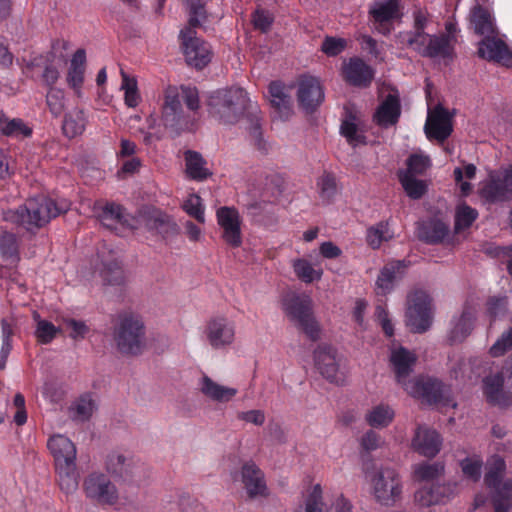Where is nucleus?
I'll return each instance as SVG.
<instances>
[{
  "label": "nucleus",
  "mask_w": 512,
  "mask_h": 512,
  "mask_svg": "<svg viewBox=\"0 0 512 512\" xmlns=\"http://www.w3.org/2000/svg\"><path fill=\"white\" fill-rule=\"evenodd\" d=\"M210 113L223 124H235L245 114L249 122L248 130L252 143L259 150H266L263 141L259 108L252 104L242 88L220 90L210 97Z\"/></svg>",
  "instance_id": "1"
},
{
  "label": "nucleus",
  "mask_w": 512,
  "mask_h": 512,
  "mask_svg": "<svg viewBox=\"0 0 512 512\" xmlns=\"http://www.w3.org/2000/svg\"><path fill=\"white\" fill-rule=\"evenodd\" d=\"M68 210V204L57 205L45 196L30 198L26 203L6 214V219L22 226L25 230L34 232L45 226L52 218Z\"/></svg>",
  "instance_id": "2"
},
{
  "label": "nucleus",
  "mask_w": 512,
  "mask_h": 512,
  "mask_svg": "<svg viewBox=\"0 0 512 512\" xmlns=\"http://www.w3.org/2000/svg\"><path fill=\"white\" fill-rule=\"evenodd\" d=\"M145 326L138 315L121 312L113 319L112 337L117 351L136 356L145 346Z\"/></svg>",
  "instance_id": "3"
},
{
  "label": "nucleus",
  "mask_w": 512,
  "mask_h": 512,
  "mask_svg": "<svg viewBox=\"0 0 512 512\" xmlns=\"http://www.w3.org/2000/svg\"><path fill=\"white\" fill-rule=\"evenodd\" d=\"M182 101L185 102L190 111H197L200 107L197 88L186 85L179 87L168 86L166 88L162 107V119L166 127H179V129H182L187 125V118L184 114Z\"/></svg>",
  "instance_id": "4"
},
{
  "label": "nucleus",
  "mask_w": 512,
  "mask_h": 512,
  "mask_svg": "<svg viewBox=\"0 0 512 512\" xmlns=\"http://www.w3.org/2000/svg\"><path fill=\"white\" fill-rule=\"evenodd\" d=\"M283 310L294 326L311 341L320 338L321 328L313 313V302L307 294L287 293L282 300Z\"/></svg>",
  "instance_id": "5"
},
{
  "label": "nucleus",
  "mask_w": 512,
  "mask_h": 512,
  "mask_svg": "<svg viewBox=\"0 0 512 512\" xmlns=\"http://www.w3.org/2000/svg\"><path fill=\"white\" fill-rule=\"evenodd\" d=\"M372 494L375 500L384 506L395 505L402 496V480L392 467L381 466L371 478Z\"/></svg>",
  "instance_id": "6"
},
{
  "label": "nucleus",
  "mask_w": 512,
  "mask_h": 512,
  "mask_svg": "<svg viewBox=\"0 0 512 512\" xmlns=\"http://www.w3.org/2000/svg\"><path fill=\"white\" fill-rule=\"evenodd\" d=\"M506 469L505 461L495 456L488 464L484 481L489 488L495 489L493 506L495 512H509L512 508V480L501 483Z\"/></svg>",
  "instance_id": "7"
},
{
  "label": "nucleus",
  "mask_w": 512,
  "mask_h": 512,
  "mask_svg": "<svg viewBox=\"0 0 512 512\" xmlns=\"http://www.w3.org/2000/svg\"><path fill=\"white\" fill-rule=\"evenodd\" d=\"M405 390L411 396L420 398L428 404L452 408L457 406V403L452 397L450 387L437 380H409L408 383L405 384Z\"/></svg>",
  "instance_id": "8"
},
{
  "label": "nucleus",
  "mask_w": 512,
  "mask_h": 512,
  "mask_svg": "<svg viewBox=\"0 0 512 512\" xmlns=\"http://www.w3.org/2000/svg\"><path fill=\"white\" fill-rule=\"evenodd\" d=\"M106 469L114 477L125 482L141 484L148 477L147 468L139 460L118 452L107 456Z\"/></svg>",
  "instance_id": "9"
},
{
  "label": "nucleus",
  "mask_w": 512,
  "mask_h": 512,
  "mask_svg": "<svg viewBox=\"0 0 512 512\" xmlns=\"http://www.w3.org/2000/svg\"><path fill=\"white\" fill-rule=\"evenodd\" d=\"M406 322L416 333H423L431 326V298L425 291L417 290L408 297Z\"/></svg>",
  "instance_id": "10"
},
{
  "label": "nucleus",
  "mask_w": 512,
  "mask_h": 512,
  "mask_svg": "<svg viewBox=\"0 0 512 512\" xmlns=\"http://www.w3.org/2000/svg\"><path fill=\"white\" fill-rule=\"evenodd\" d=\"M181 45L186 63L198 70L207 66L212 58L210 45L197 37L196 32L190 30L180 31Z\"/></svg>",
  "instance_id": "11"
},
{
  "label": "nucleus",
  "mask_w": 512,
  "mask_h": 512,
  "mask_svg": "<svg viewBox=\"0 0 512 512\" xmlns=\"http://www.w3.org/2000/svg\"><path fill=\"white\" fill-rule=\"evenodd\" d=\"M83 488L88 498L101 505H114L119 499L116 486L100 472L89 474L84 480Z\"/></svg>",
  "instance_id": "12"
},
{
  "label": "nucleus",
  "mask_w": 512,
  "mask_h": 512,
  "mask_svg": "<svg viewBox=\"0 0 512 512\" xmlns=\"http://www.w3.org/2000/svg\"><path fill=\"white\" fill-rule=\"evenodd\" d=\"M400 0H374L368 15L377 32L389 35L393 29L392 21L400 16Z\"/></svg>",
  "instance_id": "13"
},
{
  "label": "nucleus",
  "mask_w": 512,
  "mask_h": 512,
  "mask_svg": "<svg viewBox=\"0 0 512 512\" xmlns=\"http://www.w3.org/2000/svg\"><path fill=\"white\" fill-rule=\"evenodd\" d=\"M481 195L489 202H502L512 198V165L493 171L488 183L482 188Z\"/></svg>",
  "instance_id": "14"
},
{
  "label": "nucleus",
  "mask_w": 512,
  "mask_h": 512,
  "mask_svg": "<svg viewBox=\"0 0 512 512\" xmlns=\"http://www.w3.org/2000/svg\"><path fill=\"white\" fill-rule=\"evenodd\" d=\"M204 334L213 349H224L234 342L235 324L225 316H215L206 323Z\"/></svg>",
  "instance_id": "15"
},
{
  "label": "nucleus",
  "mask_w": 512,
  "mask_h": 512,
  "mask_svg": "<svg viewBox=\"0 0 512 512\" xmlns=\"http://www.w3.org/2000/svg\"><path fill=\"white\" fill-rule=\"evenodd\" d=\"M142 220L149 232L161 236L165 242L172 241L180 233V228L172 217L158 209H146L142 213Z\"/></svg>",
  "instance_id": "16"
},
{
  "label": "nucleus",
  "mask_w": 512,
  "mask_h": 512,
  "mask_svg": "<svg viewBox=\"0 0 512 512\" xmlns=\"http://www.w3.org/2000/svg\"><path fill=\"white\" fill-rule=\"evenodd\" d=\"M297 100L301 109L310 114L324 101V91L318 78L302 76L298 82Z\"/></svg>",
  "instance_id": "17"
},
{
  "label": "nucleus",
  "mask_w": 512,
  "mask_h": 512,
  "mask_svg": "<svg viewBox=\"0 0 512 512\" xmlns=\"http://www.w3.org/2000/svg\"><path fill=\"white\" fill-rule=\"evenodd\" d=\"M218 224L223 229L222 238L231 247L242 244L241 218L234 207H221L217 210Z\"/></svg>",
  "instance_id": "18"
},
{
  "label": "nucleus",
  "mask_w": 512,
  "mask_h": 512,
  "mask_svg": "<svg viewBox=\"0 0 512 512\" xmlns=\"http://www.w3.org/2000/svg\"><path fill=\"white\" fill-rule=\"evenodd\" d=\"M478 56L482 59L497 63L507 64L512 61V53L506 43L498 37V34H492L484 37L478 43Z\"/></svg>",
  "instance_id": "19"
},
{
  "label": "nucleus",
  "mask_w": 512,
  "mask_h": 512,
  "mask_svg": "<svg viewBox=\"0 0 512 512\" xmlns=\"http://www.w3.org/2000/svg\"><path fill=\"white\" fill-rule=\"evenodd\" d=\"M442 438L440 434L427 426H418L412 439V447L420 455L433 458L441 450Z\"/></svg>",
  "instance_id": "20"
},
{
  "label": "nucleus",
  "mask_w": 512,
  "mask_h": 512,
  "mask_svg": "<svg viewBox=\"0 0 512 512\" xmlns=\"http://www.w3.org/2000/svg\"><path fill=\"white\" fill-rule=\"evenodd\" d=\"M451 116L442 106H437L432 113L428 115L425 124V133L429 139H436L444 142L452 133Z\"/></svg>",
  "instance_id": "21"
},
{
  "label": "nucleus",
  "mask_w": 512,
  "mask_h": 512,
  "mask_svg": "<svg viewBox=\"0 0 512 512\" xmlns=\"http://www.w3.org/2000/svg\"><path fill=\"white\" fill-rule=\"evenodd\" d=\"M315 365L320 374L332 383L342 381V374L339 372V364L336 358V351L327 345L319 346L314 351Z\"/></svg>",
  "instance_id": "22"
},
{
  "label": "nucleus",
  "mask_w": 512,
  "mask_h": 512,
  "mask_svg": "<svg viewBox=\"0 0 512 512\" xmlns=\"http://www.w3.org/2000/svg\"><path fill=\"white\" fill-rule=\"evenodd\" d=\"M241 480L249 498L267 496V486L263 472L254 462H246L241 468Z\"/></svg>",
  "instance_id": "23"
},
{
  "label": "nucleus",
  "mask_w": 512,
  "mask_h": 512,
  "mask_svg": "<svg viewBox=\"0 0 512 512\" xmlns=\"http://www.w3.org/2000/svg\"><path fill=\"white\" fill-rule=\"evenodd\" d=\"M344 80L355 87H368L373 78L374 70L361 58H351L343 67Z\"/></svg>",
  "instance_id": "24"
},
{
  "label": "nucleus",
  "mask_w": 512,
  "mask_h": 512,
  "mask_svg": "<svg viewBox=\"0 0 512 512\" xmlns=\"http://www.w3.org/2000/svg\"><path fill=\"white\" fill-rule=\"evenodd\" d=\"M504 378L497 373L488 375L483 379V389L487 401L492 405L508 407L512 405V393L503 389Z\"/></svg>",
  "instance_id": "25"
},
{
  "label": "nucleus",
  "mask_w": 512,
  "mask_h": 512,
  "mask_svg": "<svg viewBox=\"0 0 512 512\" xmlns=\"http://www.w3.org/2000/svg\"><path fill=\"white\" fill-rule=\"evenodd\" d=\"M475 311L470 306H464L458 316L451 320V328L448 332V340L451 344L463 342L474 328Z\"/></svg>",
  "instance_id": "26"
},
{
  "label": "nucleus",
  "mask_w": 512,
  "mask_h": 512,
  "mask_svg": "<svg viewBox=\"0 0 512 512\" xmlns=\"http://www.w3.org/2000/svg\"><path fill=\"white\" fill-rule=\"evenodd\" d=\"M47 446L54 457L56 467L76 464V447L66 436L58 434L50 437Z\"/></svg>",
  "instance_id": "27"
},
{
  "label": "nucleus",
  "mask_w": 512,
  "mask_h": 512,
  "mask_svg": "<svg viewBox=\"0 0 512 512\" xmlns=\"http://www.w3.org/2000/svg\"><path fill=\"white\" fill-rule=\"evenodd\" d=\"M197 386L204 397L218 403L229 402L238 393V389L221 385L206 374L199 379Z\"/></svg>",
  "instance_id": "28"
},
{
  "label": "nucleus",
  "mask_w": 512,
  "mask_h": 512,
  "mask_svg": "<svg viewBox=\"0 0 512 512\" xmlns=\"http://www.w3.org/2000/svg\"><path fill=\"white\" fill-rule=\"evenodd\" d=\"M419 240L426 244L442 243L449 233V226L439 219H429L419 222L416 229Z\"/></svg>",
  "instance_id": "29"
},
{
  "label": "nucleus",
  "mask_w": 512,
  "mask_h": 512,
  "mask_svg": "<svg viewBox=\"0 0 512 512\" xmlns=\"http://www.w3.org/2000/svg\"><path fill=\"white\" fill-rule=\"evenodd\" d=\"M95 215L99 222L109 230H115L119 225L127 223L125 209L114 202H106L94 208Z\"/></svg>",
  "instance_id": "30"
},
{
  "label": "nucleus",
  "mask_w": 512,
  "mask_h": 512,
  "mask_svg": "<svg viewBox=\"0 0 512 512\" xmlns=\"http://www.w3.org/2000/svg\"><path fill=\"white\" fill-rule=\"evenodd\" d=\"M401 114L400 100L397 95L388 94L378 107L374 119L381 127L395 125Z\"/></svg>",
  "instance_id": "31"
},
{
  "label": "nucleus",
  "mask_w": 512,
  "mask_h": 512,
  "mask_svg": "<svg viewBox=\"0 0 512 512\" xmlns=\"http://www.w3.org/2000/svg\"><path fill=\"white\" fill-rule=\"evenodd\" d=\"M390 361L397 381L405 387V384L408 383L407 378L416 362V357L407 349L401 347L398 350L392 351Z\"/></svg>",
  "instance_id": "32"
},
{
  "label": "nucleus",
  "mask_w": 512,
  "mask_h": 512,
  "mask_svg": "<svg viewBox=\"0 0 512 512\" xmlns=\"http://www.w3.org/2000/svg\"><path fill=\"white\" fill-rule=\"evenodd\" d=\"M470 24L477 35L487 37L498 34L494 19L490 12L481 5L474 6L470 11Z\"/></svg>",
  "instance_id": "33"
},
{
  "label": "nucleus",
  "mask_w": 512,
  "mask_h": 512,
  "mask_svg": "<svg viewBox=\"0 0 512 512\" xmlns=\"http://www.w3.org/2000/svg\"><path fill=\"white\" fill-rule=\"evenodd\" d=\"M406 267L404 261H396L384 266L376 281L377 294L386 295L389 293L393 289L394 282L402 277Z\"/></svg>",
  "instance_id": "34"
},
{
  "label": "nucleus",
  "mask_w": 512,
  "mask_h": 512,
  "mask_svg": "<svg viewBox=\"0 0 512 512\" xmlns=\"http://www.w3.org/2000/svg\"><path fill=\"white\" fill-rule=\"evenodd\" d=\"M270 103L279 112L281 117L287 118L291 114V97L280 81L271 82L268 87Z\"/></svg>",
  "instance_id": "35"
},
{
  "label": "nucleus",
  "mask_w": 512,
  "mask_h": 512,
  "mask_svg": "<svg viewBox=\"0 0 512 512\" xmlns=\"http://www.w3.org/2000/svg\"><path fill=\"white\" fill-rule=\"evenodd\" d=\"M100 276L104 285L122 286L125 284L124 271L116 258L102 259Z\"/></svg>",
  "instance_id": "36"
},
{
  "label": "nucleus",
  "mask_w": 512,
  "mask_h": 512,
  "mask_svg": "<svg viewBox=\"0 0 512 512\" xmlns=\"http://www.w3.org/2000/svg\"><path fill=\"white\" fill-rule=\"evenodd\" d=\"M449 35H430L426 49L423 51V57L428 58H450L452 57L453 47L450 44Z\"/></svg>",
  "instance_id": "37"
},
{
  "label": "nucleus",
  "mask_w": 512,
  "mask_h": 512,
  "mask_svg": "<svg viewBox=\"0 0 512 512\" xmlns=\"http://www.w3.org/2000/svg\"><path fill=\"white\" fill-rule=\"evenodd\" d=\"M184 157L186 173L191 179L203 181L212 175L209 169L205 167L206 161L200 153L188 150L185 152Z\"/></svg>",
  "instance_id": "38"
},
{
  "label": "nucleus",
  "mask_w": 512,
  "mask_h": 512,
  "mask_svg": "<svg viewBox=\"0 0 512 512\" xmlns=\"http://www.w3.org/2000/svg\"><path fill=\"white\" fill-rule=\"evenodd\" d=\"M184 3L188 12V24L183 30L196 32L195 29L202 27L208 19L205 4L201 0H184Z\"/></svg>",
  "instance_id": "39"
},
{
  "label": "nucleus",
  "mask_w": 512,
  "mask_h": 512,
  "mask_svg": "<svg viewBox=\"0 0 512 512\" xmlns=\"http://www.w3.org/2000/svg\"><path fill=\"white\" fill-rule=\"evenodd\" d=\"M0 133L8 137H28L31 135L32 129L22 119H10L0 110Z\"/></svg>",
  "instance_id": "40"
},
{
  "label": "nucleus",
  "mask_w": 512,
  "mask_h": 512,
  "mask_svg": "<svg viewBox=\"0 0 512 512\" xmlns=\"http://www.w3.org/2000/svg\"><path fill=\"white\" fill-rule=\"evenodd\" d=\"M445 466L442 462H422L413 466V475L417 481H434L444 475Z\"/></svg>",
  "instance_id": "41"
},
{
  "label": "nucleus",
  "mask_w": 512,
  "mask_h": 512,
  "mask_svg": "<svg viewBox=\"0 0 512 512\" xmlns=\"http://www.w3.org/2000/svg\"><path fill=\"white\" fill-rule=\"evenodd\" d=\"M86 123L87 119L84 112L82 110L75 109L65 115L62 129L67 137L73 138L84 132Z\"/></svg>",
  "instance_id": "42"
},
{
  "label": "nucleus",
  "mask_w": 512,
  "mask_h": 512,
  "mask_svg": "<svg viewBox=\"0 0 512 512\" xmlns=\"http://www.w3.org/2000/svg\"><path fill=\"white\" fill-rule=\"evenodd\" d=\"M60 489L66 494L75 492L78 488V473L76 464L56 467Z\"/></svg>",
  "instance_id": "43"
},
{
  "label": "nucleus",
  "mask_w": 512,
  "mask_h": 512,
  "mask_svg": "<svg viewBox=\"0 0 512 512\" xmlns=\"http://www.w3.org/2000/svg\"><path fill=\"white\" fill-rule=\"evenodd\" d=\"M394 418V411L387 405L373 407L365 416L367 423L374 428L387 427Z\"/></svg>",
  "instance_id": "44"
},
{
  "label": "nucleus",
  "mask_w": 512,
  "mask_h": 512,
  "mask_svg": "<svg viewBox=\"0 0 512 512\" xmlns=\"http://www.w3.org/2000/svg\"><path fill=\"white\" fill-rule=\"evenodd\" d=\"M399 180L407 195L412 199H420L426 192V184L409 173H399Z\"/></svg>",
  "instance_id": "45"
},
{
  "label": "nucleus",
  "mask_w": 512,
  "mask_h": 512,
  "mask_svg": "<svg viewBox=\"0 0 512 512\" xmlns=\"http://www.w3.org/2000/svg\"><path fill=\"white\" fill-rule=\"evenodd\" d=\"M319 194L323 201L330 203L338 192L337 180L334 174L324 172L317 181Z\"/></svg>",
  "instance_id": "46"
},
{
  "label": "nucleus",
  "mask_w": 512,
  "mask_h": 512,
  "mask_svg": "<svg viewBox=\"0 0 512 512\" xmlns=\"http://www.w3.org/2000/svg\"><path fill=\"white\" fill-rule=\"evenodd\" d=\"M121 76V88L124 90L125 104L134 108L139 104L140 101V95L137 89V81L135 78H130L123 70H121Z\"/></svg>",
  "instance_id": "47"
},
{
  "label": "nucleus",
  "mask_w": 512,
  "mask_h": 512,
  "mask_svg": "<svg viewBox=\"0 0 512 512\" xmlns=\"http://www.w3.org/2000/svg\"><path fill=\"white\" fill-rule=\"evenodd\" d=\"M294 272L297 277L305 283H311L319 280L322 276L321 270H315L305 259H298L293 264Z\"/></svg>",
  "instance_id": "48"
},
{
  "label": "nucleus",
  "mask_w": 512,
  "mask_h": 512,
  "mask_svg": "<svg viewBox=\"0 0 512 512\" xmlns=\"http://www.w3.org/2000/svg\"><path fill=\"white\" fill-rule=\"evenodd\" d=\"M390 237L388 224L379 222L367 230L366 240L369 246L376 249L380 247L383 241H387Z\"/></svg>",
  "instance_id": "49"
},
{
  "label": "nucleus",
  "mask_w": 512,
  "mask_h": 512,
  "mask_svg": "<svg viewBox=\"0 0 512 512\" xmlns=\"http://www.w3.org/2000/svg\"><path fill=\"white\" fill-rule=\"evenodd\" d=\"M61 332L60 327H56L47 320H38L35 328V337L41 344H49Z\"/></svg>",
  "instance_id": "50"
},
{
  "label": "nucleus",
  "mask_w": 512,
  "mask_h": 512,
  "mask_svg": "<svg viewBox=\"0 0 512 512\" xmlns=\"http://www.w3.org/2000/svg\"><path fill=\"white\" fill-rule=\"evenodd\" d=\"M94 411V403L90 398L81 397L70 409L71 418L75 421H87Z\"/></svg>",
  "instance_id": "51"
},
{
  "label": "nucleus",
  "mask_w": 512,
  "mask_h": 512,
  "mask_svg": "<svg viewBox=\"0 0 512 512\" xmlns=\"http://www.w3.org/2000/svg\"><path fill=\"white\" fill-rule=\"evenodd\" d=\"M477 216L478 212L474 208L466 204L458 206L455 215V229L461 230L470 227Z\"/></svg>",
  "instance_id": "52"
},
{
  "label": "nucleus",
  "mask_w": 512,
  "mask_h": 512,
  "mask_svg": "<svg viewBox=\"0 0 512 512\" xmlns=\"http://www.w3.org/2000/svg\"><path fill=\"white\" fill-rule=\"evenodd\" d=\"M0 253L3 258H14L18 254V242L15 234L2 231L0 234Z\"/></svg>",
  "instance_id": "53"
},
{
  "label": "nucleus",
  "mask_w": 512,
  "mask_h": 512,
  "mask_svg": "<svg viewBox=\"0 0 512 512\" xmlns=\"http://www.w3.org/2000/svg\"><path fill=\"white\" fill-rule=\"evenodd\" d=\"M182 207L188 215L195 218L198 222H205L204 207L200 196L196 194L190 195Z\"/></svg>",
  "instance_id": "54"
},
{
  "label": "nucleus",
  "mask_w": 512,
  "mask_h": 512,
  "mask_svg": "<svg viewBox=\"0 0 512 512\" xmlns=\"http://www.w3.org/2000/svg\"><path fill=\"white\" fill-rule=\"evenodd\" d=\"M340 133L353 146L365 143V136L359 133L358 126L353 121L344 120L340 126Z\"/></svg>",
  "instance_id": "55"
},
{
  "label": "nucleus",
  "mask_w": 512,
  "mask_h": 512,
  "mask_svg": "<svg viewBox=\"0 0 512 512\" xmlns=\"http://www.w3.org/2000/svg\"><path fill=\"white\" fill-rule=\"evenodd\" d=\"M510 349H512V328H509L501 334L490 347L489 353L492 357H500Z\"/></svg>",
  "instance_id": "56"
},
{
  "label": "nucleus",
  "mask_w": 512,
  "mask_h": 512,
  "mask_svg": "<svg viewBox=\"0 0 512 512\" xmlns=\"http://www.w3.org/2000/svg\"><path fill=\"white\" fill-rule=\"evenodd\" d=\"M430 165V160L427 156L413 154L407 159V170L403 173L410 175H422Z\"/></svg>",
  "instance_id": "57"
},
{
  "label": "nucleus",
  "mask_w": 512,
  "mask_h": 512,
  "mask_svg": "<svg viewBox=\"0 0 512 512\" xmlns=\"http://www.w3.org/2000/svg\"><path fill=\"white\" fill-rule=\"evenodd\" d=\"M49 110L54 116H59L64 109V92L60 89L51 88L46 96Z\"/></svg>",
  "instance_id": "58"
},
{
  "label": "nucleus",
  "mask_w": 512,
  "mask_h": 512,
  "mask_svg": "<svg viewBox=\"0 0 512 512\" xmlns=\"http://www.w3.org/2000/svg\"><path fill=\"white\" fill-rule=\"evenodd\" d=\"M63 324L71 329L69 337L75 341H79L85 338L89 332V327L83 321L75 320L73 318H64Z\"/></svg>",
  "instance_id": "59"
},
{
  "label": "nucleus",
  "mask_w": 512,
  "mask_h": 512,
  "mask_svg": "<svg viewBox=\"0 0 512 512\" xmlns=\"http://www.w3.org/2000/svg\"><path fill=\"white\" fill-rule=\"evenodd\" d=\"M323 506L322 489L316 484L306 499L305 512H323Z\"/></svg>",
  "instance_id": "60"
},
{
  "label": "nucleus",
  "mask_w": 512,
  "mask_h": 512,
  "mask_svg": "<svg viewBox=\"0 0 512 512\" xmlns=\"http://www.w3.org/2000/svg\"><path fill=\"white\" fill-rule=\"evenodd\" d=\"M433 486H424L415 492V502L421 507H429L438 504Z\"/></svg>",
  "instance_id": "61"
},
{
  "label": "nucleus",
  "mask_w": 512,
  "mask_h": 512,
  "mask_svg": "<svg viewBox=\"0 0 512 512\" xmlns=\"http://www.w3.org/2000/svg\"><path fill=\"white\" fill-rule=\"evenodd\" d=\"M346 47V41L342 38L326 37L322 42L321 50L328 56L340 54Z\"/></svg>",
  "instance_id": "62"
},
{
  "label": "nucleus",
  "mask_w": 512,
  "mask_h": 512,
  "mask_svg": "<svg viewBox=\"0 0 512 512\" xmlns=\"http://www.w3.org/2000/svg\"><path fill=\"white\" fill-rule=\"evenodd\" d=\"M273 22V17L269 12L264 10H256L253 14L254 27L262 32H267Z\"/></svg>",
  "instance_id": "63"
},
{
  "label": "nucleus",
  "mask_w": 512,
  "mask_h": 512,
  "mask_svg": "<svg viewBox=\"0 0 512 512\" xmlns=\"http://www.w3.org/2000/svg\"><path fill=\"white\" fill-rule=\"evenodd\" d=\"M481 466L482 463L478 460L466 458L461 462L463 473L474 481H477L481 476Z\"/></svg>",
  "instance_id": "64"
}]
</instances>
